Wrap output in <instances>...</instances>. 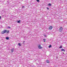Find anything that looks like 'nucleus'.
Here are the masks:
<instances>
[{
	"label": "nucleus",
	"instance_id": "20",
	"mask_svg": "<svg viewBox=\"0 0 67 67\" xmlns=\"http://www.w3.org/2000/svg\"><path fill=\"white\" fill-rule=\"evenodd\" d=\"M24 43H25V41H24L23 42V44H24Z\"/></svg>",
	"mask_w": 67,
	"mask_h": 67
},
{
	"label": "nucleus",
	"instance_id": "14",
	"mask_svg": "<svg viewBox=\"0 0 67 67\" xmlns=\"http://www.w3.org/2000/svg\"><path fill=\"white\" fill-rule=\"evenodd\" d=\"M43 40L44 41V42H46V41H45V40H46V39H43Z\"/></svg>",
	"mask_w": 67,
	"mask_h": 67
},
{
	"label": "nucleus",
	"instance_id": "4",
	"mask_svg": "<svg viewBox=\"0 0 67 67\" xmlns=\"http://www.w3.org/2000/svg\"><path fill=\"white\" fill-rule=\"evenodd\" d=\"M38 48L39 49H41V48H42L41 46V44H39Z\"/></svg>",
	"mask_w": 67,
	"mask_h": 67
},
{
	"label": "nucleus",
	"instance_id": "9",
	"mask_svg": "<svg viewBox=\"0 0 67 67\" xmlns=\"http://www.w3.org/2000/svg\"><path fill=\"white\" fill-rule=\"evenodd\" d=\"M20 22L21 20H18L17 21V23H20Z\"/></svg>",
	"mask_w": 67,
	"mask_h": 67
},
{
	"label": "nucleus",
	"instance_id": "15",
	"mask_svg": "<svg viewBox=\"0 0 67 67\" xmlns=\"http://www.w3.org/2000/svg\"><path fill=\"white\" fill-rule=\"evenodd\" d=\"M19 10H20V9H19L18 10H17V9H16V11H17V12H19Z\"/></svg>",
	"mask_w": 67,
	"mask_h": 67
},
{
	"label": "nucleus",
	"instance_id": "21",
	"mask_svg": "<svg viewBox=\"0 0 67 67\" xmlns=\"http://www.w3.org/2000/svg\"><path fill=\"white\" fill-rule=\"evenodd\" d=\"M8 28L9 29L10 28H11V27H8Z\"/></svg>",
	"mask_w": 67,
	"mask_h": 67
},
{
	"label": "nucleus",
	"instance_id": "19",
	"mask_svg": "<svg viewBox=\"0 0 67 67\" xmlns=\"http://www.w3.org/2000/svg\"><path fill=\"white\" fill-rule=\"evenodd\" d=\"M9 32V31L8 30V31L7 32V33H8Z\"/></svg>",
	"mask_w": 67,
	"mask_h": 67
},
{
	"label": "nucleus",
	"instance_id": "2",
	"mask_svg": "<svg viewBox=\"0 0 67 67\" xmlns=\"http://www.w3.org/2000/svg\"><path fill=\"white\" fill-rule=\"evenodd\" d=\"M63 27H60V28L59 29V31L60 32H62L63 31Z\"/></svg>",
	"mask_w": 67,
	"mask_h": 67
},
{
	"label": "nucleus",
	"instance_id": "16",
	"mask_svg": "<svg viewBox=\"0 0 67 67\" xmlns=\"http://www.w3.org/2000/svg\"><path fill=\"white\" fill-rule=\"evenodd\" d=\"M59 48H62V46H60L59 47Z\"/></svg>",
	"mask_w": 67,
	"mask_h": 67
},
{
	"label": "nucleus",
	"instance_id": "1",
	"mask_svg": "<svg viewBox=\"0 0 67 67\" xmlns=\"http://www.w3.org/2000/svg\"><path fill=\"white\" fill-rule=\"evenodd\" d=\"M7 30H4L3 31H2L1 33V34H4V33H7Z\"/></svg>",
	"mask_w": 67,
	"mask_h": 67
},
{
	"label": "nucleus",
	"instance_id": "6",
	"mask_svg": "<svg viewBox=\"0 0 67 67\" xmlns=\"http://www.w3.org/2000/svg\"><path fill=\"white\" fill-rule=\"evenodd\" d=\"M18 45L19 46H22V44L21 43H18Z\"/></svg>",
	"mask_w": 67,
	"mask_h": 67
},
{
	"label": "nucleus",
	"instance_id": "22",
	"mask_svg": "<svg viewBox=\"0 0 67 67\" xmlns=\"http://www.w3.org/2000/svg\"><path fill=\"white\" fill-rule=\"evenodd\" d=\"M47 10H49V8H47Z\"/></svg>",
	"mask_w": 67,
	"mask_h": 67
},
{
	"label": "nucleus",
	"instance_id": "13",
	"mask_svg": "<svg viewBox=\"0 0 67 67\" xmlns=\"http://www.w3.org/2000/svg\"><path fill=\"white\" fill-rule=\"evenodd\" d=\"M61 36H62L61 35H59L58 37H61Z\"/></svg>",
	"mask_w": 67,
	"mask_h": 67
},
{
	"label": "nucleus",
	"instance_id": "10",
	"mask_svg": "<svg viewBox=\"0 0 67 67\" xmlns=\"http://www.w3.org/2000/svg\"><path fill=\"white\" fill-rule=\"evenodd\" d=\"M61 51H64V52H65V50L64 49H62L61 50Z\"/></svg>",
	"mask_w": 67,
	"mask_h": 67
},
{
	"label": "nucleus",
	"instance_id": "17",
	"mask_svg": "<svg viewBox=\"0 0 67 67\" xmlns=\"http://www.w3.org/2000/svg\"><path fill=\"white\" fill-rule=\"evenodd\" d=\"M36 1L38 2H39V1H40V0H36Z\"/></svg>",
	"mask_w": 67,
	"mask_h": 67
},
{
	"label": "nucleus",
	"instance_id": "18",
	"mask_svg": "<svg viewBox=\"0 0 67 67\" xmlns=\"http://www.w3.org/2000/svg\"><path fill=\"white\" fill-rule=\"evenodd\" d=\"M24 7H25L24 6H22V9H23V8H24Z\"/></svg>",
	"mask_w": 67,
	"mask_h": 67
},
{
	"label": "nucleus",
	"instance_id": "7",
	"mask_svg": "<svg viewBox=\"0 0 67 67\" xmlns=\"http://www.w3.org/2000/svg\"><path fill=\"white\" fill-rule=\"evenodd\" d=\"M6 40H9V37H6Z\"/></svg>",
	"mask_w": 67,
	"mask_h": 67
},
{
	"label": "nucleus",
	"instance_id": "23",
	"mask_svg": "<svg viewBox=\"0 0 67 67\" xmlns=\"http://www.w3.org/2000/svg\"><path fill=\"white\" fill-rule=\"evenodd\" d=\"M1 16H0V19H1Z\"/></svg>",
	"mask_w": 67,
	"mask_h": 67
},
{
	"label": "nucleus",
	"instance_id": "3",
	"mask_svg": "<svg viewBox=\"0 0 67 67\" xmlns=\"http://www.w3.org/2000/svg\"><path fill=\"white\" fill-rule=\"evenodd\" d=\"M53 26H51L49 27V30H51L52 29H53Z\"/></svg>",
	"mask_w": 67,
	"mask_h": 67
},
{
	"label": "nucleus",
	"instance_id": "8",
	"mask_svg": "<svg viewBox=\"0 0 67 67\" xmlns=\"http://www.w3.org/2000/svg\"><path fill=\"white\" fill-rule=\"evenodd\" d=\"M48 5H49V6H51L52 5V4L49 3V4H48Z\"/></svg>",
	"mask_w": 67,
	"mask_h": 67
},
{
	"label": "nucleus",
	"instance_id": "11",
	"mask_svg": "<svg viewBox=\"0 0 67 67\" xmlns=\"http://www.w3.org/2000/svg\"><path fill=\"white\" fill-rule=\"evenodd\" d=\"M46 62L47 63H50L49 61V60H47Z\"/></svg>",
	"mask_w": 67,
	"mask_h": 67
},
{
	"label": "nucleus",
	"instance_id": "5",
	"mask_svg": "<svg viewBox=\"0 0 67 67\" xmlns=\"http://www.w3.org/2000/svg\"><path fill=\"white\" fill-rule=\"evenodd\" d=\"M11 50L12 53H13V51H14V48H13V49H12Z\"/></svg>",
	"mask_w": 67,
	"mask_h": 67
},
{
	"label": "nucleus",
	"instance_id": "24",
	"mask_svg": "<svg viewBox=\"0 0 67 67\" xmlns=\"http://www.w3.org/2000/svg\"><path fill=\"white\" fill-rule=\"evenodd\" d=\"M44 36H45V37H46V36L45 35H44Z\"/></svg>",
	"mask_w": 67,
	"mask_h": 67
},
{
	"label": "nucleus",
	"instance_id": "12",
	"mask_svg": "<svg viewBox=\"0 0 67 67\" xmlns=\"http://www.w3.org/2000/svg\"><path fill=\"white\" fill-rule=\"evenodd\" d=\"M52 47V45H50L49 47H48L49 48H51V47Z\"/></svg>",
	"mask_w": 67,
	"mask_h": 67
}]
</instances>
